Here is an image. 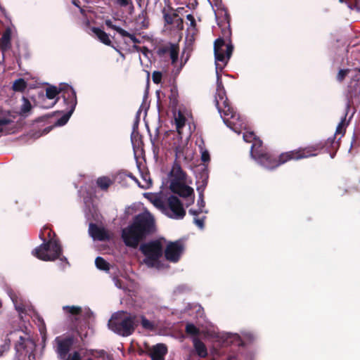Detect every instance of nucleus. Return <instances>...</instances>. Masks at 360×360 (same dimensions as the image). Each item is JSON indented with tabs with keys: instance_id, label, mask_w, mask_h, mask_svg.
<instances>
[{
	"instance_id": "f257e3e1",
	"label": "nucleus",
	"mask_w": 360,
	"mask_h": 360,
	"mask_svg": "<svg viewBox=\"0 0 360 360\" xmlns=\"http://www.w3.org/2000/svg\"><path fill=\"white\" fill-rule=\"evenodd\" d=\"M243 140L248 143H252L250 150L252 158L262 167L268 169H274L290 160H300L317 155L316 153H313L315 150V148L313 147L300 148L281 154L278 160H277L272 158L266 151L262 147V141L257 138L252 131H245L243 133Z\"/></svg>"
},
{
	"instance_id": "f03ea898",
	"label": "nucleus",
	"mask_w": 360,
	"mask_h": 360,
	"mask_svg": "<svg viewBox=\"0 0 360 360\" xmlns=\"http://www.w3.org/2000/svg\"><path fill=\"white\" fill-rule=\"evenodd\" d=\"M155 230V219L147 210L136 215L133 222L122 229V238L124 244L131 248H136L147 235Z\"/></svg>"
},
{
	"instance_id": "7ed1b4c3",
	"label": "nucleus",
	"mask_w": 360,
	"mask_h": 360,
	"mask_svg": "<svg viewBox=\"0 0 360 360\" xmlns=\"http://www.w3.org/2000/svg\"><path fill=\"white\" fill-rule=\"evenodd\" d=\"M174 117L176 133L174 134L176 137L174 138L171 146L175 152L176 159L185 160L188 141L192 134L191 128L188 123L186 116L182 111L174 112Z\"/></svg>"
},
{
	"instance_id": "20e7f679",
	"label": "nucleus",
	"mask_w": 360,
	"mask_h": 360,
	"mask_svg": "<svg viewBox=\"0 0 360 360\" xmlns=\"http://www.w3.org/2000/svg\"><path fill=\"white\" fill-rule=\"evenodd\" d=\"M49 239L46 243L44 242L41 245L36 248L32 254L38 259L43 261H54L59 259L63 264V268L69 266V262L65 257L62 255L63 249L60 242L51 237V231H49Z\"/></svg>"
},
{
	"instance_id": "39448f33",
	"label": "nucleus",
	"mask_w": 360,
	"mask_h": 360,
	"mask_svg": "<svg viewBox=\"0 0 360 360\" xmlns=\"http://www.w3.org/2000/svg\"><path fill=\"white\" fill-rule=\"evenodd\" d=\"M108 326L115 333L122 337H128L135 330L136 316L124 311H117L112 315Z\"/></svg>"
},
{
	"instance_id": "423d86ee",
	"label": "nucleus",
	"mask_w": 360,
	"mask_h": 360,
	"mask_svg": "<svg viewBox=\"0 0 360 360\" xmlns=\"http://www.w3.org/2000/svg\"><path fill=\"white\" fill-rule=\"evenodd\" d=\"M170 188L172 192L186 198L193 194V189L187 185L185 173L179 164L174 163L170 172Z\"/></svg>"
},
{
	"instance_id": "0eeeda50",
	"label": "nucleus",
	"mask_w": 360,
	"mask_h": 360,
	"mask_svg": "<svg viewBox=\"0 0 360 360\" xmlns=\"http://www.w3.org/2000/svg\"><path fill=\"white\" fill-rule=\"evenodd\" d=\"M140 250L145 256L143 263L148 267L160 269V259L163 252L162 240H155L141 245Z\"/></svg>"
},
{
	"instance_id": "6e6552de",
	"label": "nucleus",
	"mask_w": 360,
	"mask_h": 360,
	"mask_svg": "<svg viewBox=\"0 0 360 360\" xmlns=\"http://www.w3.org/2000/svg\"><path fill=\"white\" fill-rule=\"evenodd\" d=\"M233 46L231 41L226 43L221 38L215 40L214 52L215 57L216 74L218 75L228 63L231 56Z\"/></svg>"
},
{
	"instance_id": "1a4fd4ad",
	"label": "nucleus",
	"mask_w": 360,
	"mask_h": 360,
	"mask_svg": "<svg viewBox=\"0 0 360 360\" xmlns=\"http://www.w3.org/2000/svg\"><path fill=\"white\" fill-rule=\"evenodd\" d=\"M160 211L169 218L176 220L182 219L186 215V210L182 203L174 195L165 198V201L162 204V207L160 208Z\"/></svg>"
},
{
	"instance_id": "9d476101",
	"label": "nucleus",
	"mask_w": 360,
	"mask_h": 360,
	"mask_svg": "<svg viewBox=\"0 0 360 360\" xmlns=\"http://www.w3.org/2000/svg\"><path fill=\"white\" fill-rule=\"evenodd\" d=\"M220 115L224 124L236 133L240 134L242 130L246 129L245 121L236 113L231 107L224 109Z\"/></svg>"
},
{
	"instance_id": "9b49d317",
	"label": "nucleus",
	"mask_w": 360,
	"mask_h": 360,
	"mask_svg": "<svg viewBox=\"0 0 360 360\" xmlns=\"http://www.w3.org/2000/svg\"><path fill=\"white\" fill-rule=\"evenodd\" d=\"M215 103L220 115L224 109L231 108L225 89L220 79L219 75H217V92L215 96Z\"/></svg>"
},
{
	"instance_id": "f8f14e48",
	"label": "nucleus",
	"mask_w": 360,
	"mask_h": 360,
	"mask_svg": "<svg viewBox=\"0 0 360 360\" xmlns=\"http://www.w3.org/2000/svg\"><path fill=\"white\" fill-rule=\"evenodd\" d=\"M184 250V247L181 241L170 242L165 250V257L168 261L176 263L179 260Z\"/></svg>"
},
{
	"instance_id": "ddd939ff",
	"label": "nucleus",
	"mask_w": 360,
	"mask_h": 360,
	"mask_svg": "<svg viewBox=\"0 0 360 360\" xmlns=\"http://www.w3.org/2000/svg\"><path fill=\"white\" fill-rule=\"evenodd\" d=\"M65 89L68 95L70 107L68 112L63 115L62 117H60L59 120H58L56 122L58 126H63L68 122L77 105V97L75 90L70 86H66Z\"/></svg>"
},
{
	"instance_id": "4468645a",
	"label": "nucleus",
	"mask_w": 360,
	"mask_h": 360,
	"mask_svg": "<svg viewBox=\"0 0 360 360\" xmlns=\"http://www.w3.org/2000/svg\"><path fill=\"white\" fill-rule=\"evenodd\" d=\"M55 342L56 344V352L59 357L61 359H65L72 345V339L71 338L57 337Z\"/></svg>"
},
{
	"instance_id": "2eb2a0df",
	"label": "nucleus",
	"mask_w": 360,
	"mask_h": 360,
	"mask_svg": "<svg viewBox=\"0 0 360 360\" xmlns=\"http://www.w3.org/2000/svg\"><path fill=\"white\" fill-rule=\"evenodd\" d=\"M89 233L94 240H105L109 238V234L105 228L94 224H89Z\"/></svg>"
},
{
	"instance_id": "dca6fc26",
	"label": "nucleus",
	"mask_w": 360,
	"mask_h": 360,
	"mask_svg": "<svg viewBox=\"0 0 360 360\" xmlns=\"http://www.w3.org/2000/svg\"><path fill=\"white\" fill-rule=\"evenodd\" d=\"M167 353V347L162 343L153 346L149 351V355L152 360H165Z\"/></svg>"
},
{
	"instance_id": "f3484780",
	"label": "nucleus",
	"mask_w": 360,
	"mask_h": 360,
	"mask_svg": "<svg viewBox=\"0 0 360 360\" xmlns=\"http://www.w3.org/2000/svg\"><path fill=\"white\" fill-rule=\"evenodd\" d=\"M220 341L224 346L230 345H240L242 341L237 333H222L219 336Z\"/></svg>"
},
{
	"instance_id": "a211bd4d",
	"label": "nucleus",
	"mask_w": 360,
	"mask_h": 360,
	"mask_svg": "<svg viewBox=\"0 0 360 360\" xmlns=\"http://www.w3.org/2000/svg\"><path fill=\"white\" fill-rule=\"evenodd\" d=\"M10 297L15 309L18 311L20 315L27 312V309L29 308V304L25 300L17 295L15 293H11Z\"/></svg>"
},
{
	"instance_id": "6ab92c4d",
	"label": "nucleus",
	"mask_w": 360,
	"mask_h": 360,
	"mask_svg": "<svg viewBox=\"0 0 360 360\" xmlns=\"http://www.w3.org/2000/svg\"><path fill=\"white\" fill-rule=\"evenodd\" d=\"M105 24L106 26L112 30H115L118 34H120L122 37H129L134 44L140 43V41L135 37L134 34H130L127 31L123 30L120 27L115 25L110 20H106L105 21Z\"/></svg>"
},
{
	"instance_id": "aec40b11",
	"label": "nucleus",
	"mask_w": 360,
	"mask_h": 360,
	"mask_svg": "<svg viewBox=\"0 0 360 360\" xmlns=\"http://www.w3.org/2000/svg\"><path fill=\"white\" fill-rule=\"evenodd\" d=\"M144 197L148 199L155 207L160 210L165 201V197L161 193H146Z\"/></svg>"
},
{
	"instance_id": "412c9836",
	"label": "nucleus",
	"mask_w": 360,
	"mask_h": 360,
	"mask_svg": "<svg viewBox=\"0 0 360 360\" xmlns=\"http://www.w3.org/2000/svg\"><path fill=\"white\" fill-rule=\"evenodd\" d=\"M197 190L199 191V198L198 200V210L191 209L189 210V214L193 216H198L202 213H204V214L207 213V210H205V202L203 199L202 191H200V188H198Z\"/></svg>"
},
{
	"instance_id": "4be33fe9",
	"label": "nucleus",
	"mask_w": 360,
	"mask_h": 360,
	"mask_svg": "<svg viewBox=\"0 0 360 360\" xmlns=\"http://www.w3.org/2000/svg\"><path fill=\"white\" fill-rule=\"evenodd\" d=\"M11 28H7L5 32L3 33L1 39V49L3 55L4 53L10 49L11 46Z\"/></svg>"
},
{
	"instance_id": "5701e85b",
	"label": "nucleus",
	"mask_w": 360,
	"mask_h": 360,
	"mask_svg": "<svg viewBox=\"0 0 360 360\" xmlns=\"http://www.w3.org/2000/svg\"><path fill=\"white\" fill-rule=\"evenodd\" d=\"M193 347L198 356L205 358L207 356V349L205 344L197 338L193 340Z\"/></svg>"
},
{
	"instance_id": "b1692460",
	"label": "nucleus",
	"mask_w": 360,
	"mask_h": 360,
	"mask_svg": "<svg viewBox=\"0 0 360 360\" xmlns=\"http://www.w3.org/2000/svg\"><path fill=\"white\" fill-rule=\"evenodd\" d=\"M13 121L11 117V115L0 117V132L11 133V129L10 126L13 124Z\"/></svg>"
},
{
	"instance_id": "393cba45",
	"label": "nucleus",
	"mask_w": 360,
	"mask_h": 360,
	"mask_svg": "<svg viewBox=\"0 0 360 360\" xmlns=\"http://www.w3.org/2000/svg\"><path fill=\"white\" fill-rule=\"evenodd\" d=\"M91 30L102 43L105 45L110 44L111 41L109 38V36L104 31L98 27H92L91 28Z\"/></svg>"
},
{
	"instance_id": "a878e982",
	"label": "nucleus",
	"mask_w": 360,
	"mask_h": 360,
	"mask_svg": "<svg viewBox=\"0 0 360 360\" xmlns=\"http://www.w3.org/2000/svg\"><path fill=\"white\" fill-rule=\"evenodd\" d=\"M168 52L169 54L172 64L174 66L177 65L178 56H179V47L176 44H171L168 48Z\"/></svg>"
},
{
	"instance_id": "bb28decb",
	"label": "nucleus",
	"mask_w": 360,
	"mask_h": 360,
	"mask_svg": "<svg viewBox=\"0 0 360 360\" xmlns=\"http://www.w3.org/2000/svg\"><path fill=\"white\" fill-rule=\"evenodd\" d=\"M152 185V181L148 174H141V181H139L138 186L143 189L149 188Z\"/></svg>"
},
{
	"instance_id": "cd10ccee",
	"label": "nucleus",
	"mask_w": 360,
	"mask_h": 360,
	"mask_svg": "<svg viewBox=\"0 0 360 360\" xmlns=\"http://www.w3.org/2000/svg\"><path fill=\"white\" fill-rule=\"evenodd\" d=\"M96 183L101 189L106 190L112 184V181L107 176H101L97 179Z\"/></svg>"
},
{
	"instance_id": "c85d7f7f",
	"label": "nucleus",
	"mask_w": 360,
	"mask_h": 360,
	"mask_svg": "<svg viewBox=\"0 0 360 360\" xmlns=\"http://www.w3.org/2000/svg\"><path fill=\"white\" fill-rule=\"evenodd\" d=\"M22 103L20 107V114L21 115H25L27 112H29L32 109V105L30 101L25 97H22Z\"/></svg>"
},
{
	"instance_id": "c756f323",
	"label": "nucleus",
	"mask_w": 360,
	"mask_h": 360,
	"mask_svg": "<svg viewBox=\"0 0 360 360\" xmlns=\"http://www.w3.org/2000/svg\"><path fill=\"white\" fill-rule=\"evenodd\" d=\"M141 324L143 328L148 330H153L155 328V324L153 321L147 319L144 316H141Z\"/></svg>"
},
{
	"instance_id": "7c9ffc66",
	"label": "nucleus",
	"mask_w": 360,
	"mask_h": 360,
	"mask_svg": "<svg viewBox=\"0 0 360 360\" xmlns=\"http://www.w3.org/2000/svg\"><path fill=\"white\" fill-rule=\"evenodd\" d=\"M95 264L100 270L108 271L110 269L109 264L101 257L96 258Z\"/></svg>"
},
{
	"instance_id": "2f4dec72",
	"label": "nucleus",
	"mask_w": 360,
	"mask_h": 360,
	"mask_svg": "<svg viewBox=\"0 0 360 360\" xmlns=\"http://www.w3.org/2000/svg\"><path fill=\"white\" fill-rule=\"evenodd\" d=\"M26 88V82L23 79H16L13 84V89L15 91H22Z\"/></svg>"
},
{
	"instance_id": "473e14b6",
	"label": "nucleus",
	"mask_w": 360,
	"mask_h": 360,
	"mask_svg": "<svg viewBox=\"0 0 360 360\" xmlns=\"http://www.w3.org/2000/svg\"><path fill=\"white\" fill-rule=\"evenodd\" d=\"M115 4L121 7L129 6V13H132L134 10L133 3L130 0H114Z\"/></svg>"
},
{
	"instance_id": "72a5a7b5",
	"label": "nucleus",
	"mask_w": 360,
	"mask_h": 360,
	"mask_svg": "<svg viewBox=\"0 0 360 360\" xmlns=\"http://www.w3.org/2000/svg\"><path fill=\"white\" fill-rule=\"evenodd\" d=\"M59 94V91L56 86H50L46 89V96L48 99L53 100Z\"/></svg>"
},
{
	"instance_id": "f704fd0d",
	"label": "nucleus",
	"mask_w": 360,
	"mask_h": 360,
	"mask_svg": "<svg viewBox=\"0 0 360 360\" xmlns=\"http://www.w3.org/2000/svg\"><path fill=\"white\" fill-rule=\"evenodd\" d=\"M345 120H346V114L345 115L344 117L342 118L340 122L338 124V125L336 128L335 134H341L342 135L344 134L345 127L346 126Z\"/></svg>"
},
{
	"instance_id": "c9c22d12",
	"label": "nucleus",
	"mask_w": 360,
	"mask_h": 360,
	"mask_svg": "<svg viewBox=\"0 0 360 360\" xmlns=\"http://www.w3.org/2000/svg\"><path fill=\"white\" fill-rule=\"evenodd\" d=\"M63 309L65 312H68L71 314H79L81 312V308L75 306H64Z\"/></svg>"
},
{
	"instance_id": "e433bc0d",
	"label": "nucleus",
	"mask_w": 360,
	"mask_h": 360,
	"mask_svg": "<svg viewBox=\"0 0 360 360\" xmlns=\"http://www.w3.org/2000/svg\"><path fill=\"white\" fill-rule=\"evenodd\" d=\"M193 222L194 224L200 229H204V221L205 219V216H202V217H198V216H193Z\"/></svg>"
},
{
	"instance_id": "4c0bfd02",
	"label": "nucleus",
	"mask_w": 360,
	"mask_h": 360,
	"mask_svg": "<svg viewBox=\"0 0 360 360\" xmlns=\"http://www.w3.org/2000/svg\"><path fill=\"white\" fill-rule=\"evenodd\" d=\"M25 339L22 337H20V340L18 341V344L15 345V349L17 351V353H19L20 354H22V352L25 349L24 344H25Z\"/></svg>"
},
{
	"instance_id": "58836bf2",
	"label": "nucleus",
	"mask_w": 360,
	"mask_h": 360,
	"mask_svg": "<svg viewBox=\"0 0 360 360\" xmlns=\"http://www.w3.org/2000/svg\"><path fill=\"white\" fill-rule=\"evenodd\" d=\"M186 332L190 335H197L199 331L193 323H188L186 326Z\"/></svg>"
},
{
	"instance_id": "ea45409f",
	"label": "nucleus",
	"mask_w": 360,
	"mask_h": 360,
	"mask_svg": "<svg viewBox=\"0 0 360 360\" xmlns=\"http://www.w3.org/2000/svg\"><path fill=\"white\" fill-rule=\"evenodd\" d=\"M351 72V70L349 69H342V70H340V71L338 72V75H337V79L339 81V82H342L345 77L349 74Z\"/></svg>"
},
{
	"instance_id": "a19ab883",
	"label": "nucleus",
	"mask_w": 360,
	"mask_h": 360,
	"mask_svg": "<svg viewBox=\"0 0 360 360\" xmlns=\"http://www.w3.org/2000/svg\"><path fill=\"white\" fill-rule=\"evenodd\" d=\"M190 290V288L187 285H180L176 288L174 290L175 294H180L183 292H186Z\"/></svg>"
},
{
	"instance_id": "79ce46f5",
	"label": "nucleus",
	"mask_w": 360,
	"mask_h": 360,
	"mask_svg": "<svg viewBox=\"0 0 360 360\" xmlns=\"http://www.w3.org/2000/svg\"><path fill=\"white\" fill-rule=\"evenodd\" d=\"M176 14L164 13V19L167 24H172L174 18L176 17Z\"/></svg>"
},
{
	"instance_id": "37998d69",
	"label": "nucleus",
	"mask_w": 360,
	"mask_h": 360,
	"mask_svg": "<svg viewBox=\"0 0 360 360\" xmlns=\"http://www.w3.org/2000/svg\"><path fill=\"white\" fill-rule=\"evenodd\" d=\"M153 81L155 84H159L162 79V73L155 71L152 75Z\"/></svg>"
},
{
	"instance_id": "c03bdc74",
	"label": "nucleus",
	"mask_w": 360,
	"mask_h": 360,
	"mask_svg": "<svg viewBox=\"0 0 360 360\" xmlns=\"http://www.w3.org/2000/svg\"><path fill=\"white\" fill-rule=\"evenodd\" d=\"M201 160L204 162L210 161V154L207 150L201 149Z\"/></svg>"
},
{
	"instance_id": "a18cd8bd",
	"label": "nucleus",
	"mask_w": 360,
	"mask_h": 360,
	"mask_svg": "<svg viewBox=\"0 0 360 360\" xmlns=\"http://www.w3.org/2000/svg\"><path fill=\"white\" fill-rule=\"evenodd\" d=\"M63 360H82L80 354L77 352H75L72 354H70L68 359H63Z\"/></svg>"
},
{
	"instance_id": "49530a36",
	"label": "nucleus",
	"mask_w": 360,
	"mask_h": 360,
	"mask_svg": "<svg viewBox=\"0 0 360 360\" xmlns=\"http://www.w3.org/2000/svg\"><path fill=\"white\" fill-rule=\"evenodd\" d=\"M245 357L243 354L238 355L237 356H231L228 360H245ZM252 357L250 356L248 360H251Z\"/></svg>"
},
{
	"instance_id": "de8ad7c7",
	"label": "nucleus",
	"mask_w": 360,
	"mask_h": 360,
	"mask_svg": "<svg viewBox=\"0 0 360 360\" xmlns=\"http://www.w3.org/2000/svg\"><path fill=\"white\" fill-rule=\"evenodd\" d=\"M72 4L76 6L77 7H78L80 10V12L82 13V14H83L84 15H86V13H85V10L82 8L79 5V1L78 0H72Z\"/></svg>"
},
{
	"instance_id": "09e8293b",
	"label": "nucleus",
	"mask_w": 360,
	"mask_h": 360,
	"mask_svg": "<svg viewBox=\"0 0 360 360\" xmlns=\"http://www.w3.org/2000/svg\"><path fill=\"white\" fill-rule=\"evenodd\" d=\"M186 19L190 21L191 26H195V20L193 16L191 14H188L186 15Z\"/></svg>"
},
{
	"instance_id": "8fccbe9b",
	"label": "nucleus",
	"mask_w": 360,
	"mask_h": 360,
	"mask_svg": "<svg viewBox=\"0 0 360 360\" xmlns=\"http://www.w3.org/2000/svg\"><path fill=\"white\" fill-rule=\"evenodd\" d=\"M113 281H114L115 285L117 288H122V283L120 281H119L117 278H115L113 279Z\"/></svg>"
},
{
	"instance_id": "3c124183",
	"label": "nucleus",
	"mask_w": 360,
	"mask_h": 360,
	"mask_svg": "<svg viewBox=\"0 0 360 360\" xmlns=\"http://www.w3.org/2000/svg\"><path fill=\"white\" fill-rule=\"evenodd\" d=\"M355 2L354 7L358 10L360 11V0H354Z\"/></svg>"
},
{
	"instance_id": "603ef678",
	"label": "nucleus",
	"mask_w": 360,
	"mask_h": 360,
	"mask_svg": "<svg viewBox=\"0 0 360 360\" xmlns=\"http://www.w3.org/2000/svg\"><path fill=\"white\" fill-rule=\"evenodd\" d=\"M56 103V101H52L51 103H50L49 105H42L41 106L45 108H50V107H52L53 105H54Z\"/></svg>"
},
{
	"instance_id": "864d4df0",
	"label": "nucleus",
	"mask_w": 360,
	"mask_h": 360,
	"mask_svg": "<svg viewBox=\"0 0 360 360\" xmlns=\"http://www.w3.org/2000/svg\"><path fill=\"white\" fill-rule=\"evenodd\" d=\"M128 176L131 179L134 180L138 184L139 180L132 174H128Z\"/></svg>"
},
{
	"instance_id": "5fc2aeb1",
	"label": "nucleus",
	"mask_w": 360,
	"mask_h": 360,
	"mask_svg": "<svg viewBox=\"0 0 360 360\" xmlns=\"http://www.w3.org/2000/svg\"><path fill=\"white\" fill-rule=\"evenodd\" d=\"M6 349V347L5 345L4 346H1L0 347V356L2 355V354L4 353V352Z\"/></svg>"
},
{
	"instance_id": "6e6d98bb",
	"label": "nucleus",
	"mask_w": 360,
	"mask_h": 360,
	"mask_svg": "<svg viewBox=\"0 0 360 360\" xmlns=\"http://www.w3.org/2000/svg\"><path fill=\"white\" fill-rule=\"evenodd\" d=\"M141 113V108H140L139 110L137 111V113H136V117L139 118L140 115Z\"/></svg>"
},
{
	"instance_id": "4d7b16f0",
	"label": "nucleus",
	"mask_w": 360,
	"mask_h": 360,
	"mask_svg": "<svg viewBox=\"0 0 360 360\" xmlns=\"http://www.w3.org/2000/svg\"><path fill=\"white\" fill-rule=\"evenodd\" d=\"M141 18H144L143 13H142L141 15H139V18L140 19Z\"/></svg>"
},
{
	"instance_id": "13d9d810",
	"label": "nucleus",
	"mask_w": 360,
	"mask_h": 360,
	"mask_svg": "<svg viewBox=\"0 0 360 360\" xmlns=\"http://www.w3.org/2000/svg\"><path fill=\"white\" fill-rule=\"evenodd\" d=\"M147 27V24L143 23V27Z\"/></svg>"
},
{
	"instance_id": "bf43d9fd",
	"label": "nucleus",
	"mask_w": 360,
	"mask_h": 360,
	"mask_svg": "<svg viewBox=\"0 0 360 360\" xmlns=\"http://www.w3.org/2000/svg\"><path fill=\"white\" fill-rule=\"evenodd\" d=\"M85 22H86V25H89V20H86Z\"/></svg>"
},
{
	"instance_id": "052dcab7",
	"label": "nucleus",
	"mask_w": 360,
	"mask_h": 360,
	"mask_svg": "<svg viewBox=\"0 0 360 360\" xmlns=\"http://www.w3.org/2000/svg\"><path fill=\"white\" fill-rule=\"evenodd\" d=\"M334 139L335 138H333V139L330 141L331 143H333L334 142Z\"/></svg>"
},
{
	"instance_id": "680f3d73",
	"label": "nucleus",
	"mask_w": 360,
	"mask_h": 360,
	"mask_svg": "<svg viewBox=\"0 0 360 360\" xmlns=\"http://www.w3.org/2000/svg\"><path fill=\"white\" fill-rule=\"evenodd\" d=\"M340 1H342V0H340Z\"/></svg>"
},
{
	"instance_id": "e2e57ef3",
	"label": "nucleus",
	"mask_w": 360,
	"mask_h": 360,
	"mask_svg": "<svg viewBox=\"0 0 360 360\" xmlns=\"http://www.w3.org/2000/svg\"><path fill=\"white\" fill-rule=\"evenodd\" d=\"M359 71L360 72V68L359 69Z\"/></svg>"
}]
</instances>
